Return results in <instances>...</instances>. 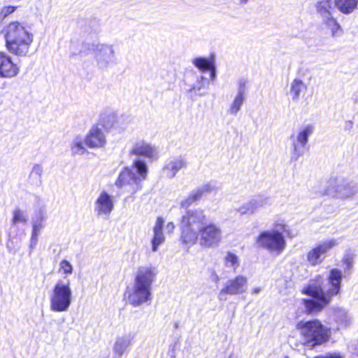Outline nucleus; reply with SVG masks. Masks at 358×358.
I'll use <instances>...</instances> for the list:
<instances>
[{
  "instance_id": "44",
  "label": "nucleus",
  "mask_w": 358,
  "mask_h": 358,
  "mask_svg": "<svg viewBox=\"0 0 358 358\" xmlns=\"http://www.w3.org/2000/svg\"><path fill=\"white\" fill-rule=\"evenodd\" d=\"M346 127H348V128H351L352 127V122H348L347 124H346Z\"/></svg>"
},
{
  "instance_id": "1",
  "label": "nucleus",
  "mask_w": 358,
  "mask_h": 358,
  "mask_svg": "<svg viewBox=\"0 0 358 358\" xmlns=\"http://www.w3.org/2000/svg\"><path fill=\"white\" fill-rule=\"evenodd\" d=\"M180 241L189 250L197 241L203 248L216 246L222 240V230L213 223L208 224L203 210H189L182 216L180 223Z\"/></svg>"
},
{
  "instance_id": "33",
  "label": "nucleus",
  "mask_w": 358,
  "mask_h": 358,
  "mask_svg": "<svg viewBox=\"0 0 358 358\" xmlns=\"http://www.w3.org/2000/svg\"><path fill=\"white\" fill-rule=\"evenodd\" d=\"M71 151L72 155H83L86 149L84 147L82 141L78 139H75L71 145Z\"/></svg>"
},
{
  "instance_id": "24",
  "label": "nucleus",
  "mask_w": 358,
  "mask_h": 358,
  "mask_svg": "<svg viewBox=\"0 0 358 358\" xmlns=\"http://www.w3.org/2000/svg\"><path fill=\"white\" fill-rule=\"evenodd\" d=\"M132 339L129 335H124L118 337L113 345V352L115 355L120 357L124 353L127 352L131 345Z\"/></svg>"
},
{
  "instance_id": "40",
  "label": "nucleus",
  "mask_w": 358,
  "mask_h": 358,
  "mask_svg": "<svg viewBox=\"0 0 358 358\" xmlns=\"http://www.w3.org/2000/svg\"><path fill=\"white\" fill-rule=\"evenodd\" d=\"M175 229V224L173 222H169L166 225V231L168 234H172Z\"/></svg>"
},
{
  "instance_id": "38",
  "label": "nucleus",
  "mask_w": 358,
  "mask_h": 358,
  "mask_svg": "<svg viewBox=\"0 0 358 358\" xmlns=\"http://www.w3.org/2000/svg\"><path fill=\"white\" fill-rule=\"evenodd\" d=\"M15 9H16L15 6H5L2 8V10L0 13V16L2 18H5L8 15L13 13L15 10Z\"/></svg>"
},
{
  "instance_id": "45",
  "label": "nucleus",
  "mask_w": 358,
  "mask_h": 358,
  "mask_svg": "<svg viewBox=\"0 0 358 358\" xmlns=\"http://www.w3.org/2000/svg\"><path fill=\"white\" fill-rule=\"evenodd\" d=\"M229 358H231V357H229Z\"/></svg>"
},
{
  "instance_id": "28",
  "label": "nucleus",
  "mask_w": 358,
  "mask_h": 358,
  "mask_svg": "<svg viewBox=\"0 0 358 358\" xmlns=\"http://www.w3.org/2000/svg\"><path fill=\"white\" fill-rule=\"evenodd\" d=\"M43 167L39 164H35L29 175V182L33 186L39 187L42 184Z\"/></svg>"
},
{
  "instance_id": "27",
  "label": "nucleus",
  "mask_w": 358,
  "mask_h": 358,
  "mask_svg": "<svg viewBox=\"0 0 358 358\" xmlns=\"http://www.w3.org/2000/svg\"><path fill=\"white\" fill-rule=\"evenodd\" d=\"M307 89L306 83L300 79H294L290 84L289 94L294 102L299 100L301 93Z\"/></svg>"
},
{
  "instance_id": "3",
  "label": "nucleus",
  "mask_w": 358,
  "mask_h": 358,
  "mask_svg": "<svg viewBox=\"0 0 358 358\" xmlns=\"http://www.w3.org/2000/svg\"><path fill=\"white\" fill-rule=\"evenodd\" d=\"M3 31L7 50L18 57L26 56L33 42V35L18 22H10Z\"/></svg>"
},
{
  "instance_id": "29",
  "label": "nucleus",
  "mask_w": 358,
  "mask_h": 358,
  "mask_svg": "<svg viewBox=\"0 0 358 358\" xmlns=\"http://www.w3.org/2000/svg\"><path fill=\"white\" fill-rule=\"evenodd\" d=\"M223 263L226 268L236 272L240 266V258L235 253L228 251L223 257Z\"/></svg>"
},
{
  "instance_id": "7",
  "label": "nucleus",
  "mask_w": 358,
  "mask_h": 358,
  "mask_svg": "<svg viewBox=\"0 0 358 358\" xmlns=\"http://www.w3.org/2000/svg\"><path fill=\"white\" fill-rule=\"evenodd\" d=\"M296 328L300 330L306 343L311 346L322 344L328 340V329L317 320L301 321Z\"/></svg>"
},
{
  "instance_id": "2",
  "label": "nucleus",
  "mask_w": 358,
  "mask_h": 358,
  "mask_svg": "<svg viewBox=\"0 0 358 358\" xmlns=\"http://www.w3.org/2000/svg\"><path fill=\"white\" fill-rule=\"evenodd\" d=\"M342 278L341 271L333 268L325 281L320 275L311 279L308 285L302 291L303 294L312 297L303 300L306 312L309 314H315L327 306L331 297L339 293Z\"/></svg>"
},
{
  "instance_id": "41",
  "label": "nucleus",
  "mask_w": 358,
  "mask_h": 358,
  "mask_svg": "<svg viewBox=\"0 0 358 358\" xmlns=\"http://www.w3.org/2000/svg\"><path fill=\"white\" fill-rule=\"evenodd\" d=\"M343 262L346 266V268H350L352 266V259L350 256H347L344 258Z\"/></svg>"
},
{
  "instance_id": "11",
  "label": "nucleus",
  "mask_w": 358,
  "mask_h": 358,
  "mask_svg": "<svg viewBox=\"0 0 358 358\" xmlns=\"http://www.w3.org/2000/svg\"><path fill=\"white\" fill-rule=\"evenodd\" d=\"M313 132V127L307 125L300 129L298 133L290 136L292 145L291 159L296 161L303 154V148L308 141V137Z\"/></svg>"
},
{
  "instance_id": "18",
  "label": "nucleus",
  "mask_w": 358,
  "mask_h": 358,
  "mask_svg": "<svg viewBox=\"0 0 358 358\" xmlns=\"http://www.w3.org/2000/svg\"><path fill=\"white\" fill-rule=\"evenodd\" d=\"M114 208L113 197L103 191L94 203V211L98 216H109Z\"/></svg>"
},
{
  "instance_id": "14",
  "label": "nucleus",
  "mask_w": 358,
  "mask_h": 358,
  "mask_svg": "<svg viewBox=\"0 0 358 358\" xmlns=\"http://www.w3.org/2000/svg\"><path fill=\"white\" fill-rule=\"evenodd\" d=\"M129 155L131 157L135 156L133 162L138 157H144L150 159H156L158 157L159 151L157 148L144 141H136L132 146Z\"/></svg>"
},
{
  "instance_id": "25",
  "label": "nucleus",
  "mask_w": 358,
  "mask_h": 358,
  "mask_svg": "<svg viewBox=\"0 0 358 358\" xmlns=\"http://www.w3.org/2000/svg\"><path fill=\"white\" fill-rule=\"evenodd\" d=\"M193 64L202 71L209 70L210 71V79L213 80L215 79L216 71L213 59H209L204 57L196 58L193 61Z\"/></svg>"
},
{
  "instance_id": "17",
  "label": "nucleus",
  "mask_w": 358,
  "mask_h": 358,
  "mask_svg": "<svg viewBox=\"0 0 358 358\" xmlns=\"http://www.w3.org/2000/svg\"><path fill=\"white\" fill-rule=\"evenodd\" d=\"M20 67L6 53L0 52V78H12L17 76Z\"/></svg>"
},
{
  "instance_id": "20",
  "label": "nucleus",
  "mask_w": 358,
  "mask_h": 358,
  "mask_svg": "<svg viewBox=\"0 0 358 358\" xmlns=\"http://www.w3.org/2000/svg\"><path fill=\"white\" fill-rule=\"evenodd\" d=\"M269 205H271V203L268 197L259 196L246 202L243 206H240L237 209V211L241 215L253 214L260 208H265Z\"/></svg>"
},
{
  "instance_id": "31",
  "label": "nucleus",
  "mask_w": 358,
  "mask_h": 358,
  "mask_svg": "<svg viewBox=\"0 0 358 358\" xmlns=\"http://www.w3.org/2000/svg\"><path fill=\"white\" fill-rule=\"evenodd\" d=\"M201 199V198L199 196V194L195 189H194L187 197L181 200L180 206L181 208H187L194 203L199 201Z\"/></svg>"
},
{
  "instance_id": "23",
  "label": "nucleus",
  "mask_w": 358,
  "mask_h": 358,
  "mask_svg": "<svg viewBox=\"0 0 358 358\" xmlns=\"http://www.w3.org/2000/svg\"><path fill=\"white\" fill-rule=\"evenodd\" d=\"M164 220L162 217H158L153 227V238L151 241L152 250L157 252L159 246L164 243L165 236L163 233Z\"/></svg>"
},
{
  "instance_id": "15",
  "label": "nucleus",
  "mask_w": 358,
  "mask_h": 358,
  "mask_svg": "<svg viewBox=\"0 0 358 358\" xmlns=\"http://www.w3.org/2000/svg\"><path fill=\"white\" fill-rule=\"evenodd\" d=\"M185 85L188 87L187 91L188 93L194 92L198 96H204L206 92H203L208 87L209 81L203 76L191 73L186 76L185 80Z\"/></svg>"
},
{
  "instance_id": "21",
  "label": "nucleus",
  "mask_w": 358,
  "mask_h": 358,
  "mask_svg": "<svg viewBox=\"0 0 358 358\" xmlns=\"http://www.w3.org/2000/svg\"><path fill=\"white\" fill-rule=\"evenodd\" d=\"M85 143L90 148H100L106 145V139L102 130L94 126L86 136Z\"/></svg>"
},
{
  "instance_id": "10",
  "label": "nucleus",
  "mask_w": 358,
  "mask_h": 358,
  "mask_svg": "<svg viewBox=\"0 0 358 358\" xmlns=\"http://www.w3.org/2000/svg\"><path fill=\"white\" fill-rule=\"evenodd\" d=\"M339 243L338 238H329L320 242L308 252V262L313 266L321 264L325 257V255Z\"/></svg>"
},
{
  "instance_id": "13",
  "label": "nucleus",
  "mask_w": 358,
  "mask_h": 358,
  "mask_svg": "<svg viewBox=\"0 0 358 358\" xmlns=\"http://www.w3.org/2000/svg\"><path fill=\"white\" fill-rule=\"evenodd\" d=\"M95 58L99 69H106L115 63V52L112 45L100 44L96 46Z\"/></svg>"
},
{
  "instance_id": "26",
  "label": "nucleus",
  "mask_w": 358,
  "mask_h": 358,
  "mask_svg": "<svg viewBox=\"0 0 358 358\" xmlns=\"http://www.w3.org/2000/svg\"><path fill=\"white\" fill-rule=\"evenodd\" d=\"M334 7L342 13L348 15L357 8L358 0H331Z\"/></svg>"
},
{
  "instance_id": "6",
  "label": "nucleus",
  "mask_w": 358,
  "mask_h": 358,
  "mask_svg": "<svg viewBox=\"0 0 358 358\" xmlns=\"http://www.w3.org/2000/svg\"><path fill=\"white\" fill-rule=\"evenodd\" d=\"M73 301V292L69 280H59L50 294V308L53 312L67 311Z\"/></svg>"
},
{
  "instance_id": "16",
  "label": "nucleus",
  "mask_w": 358,
  "mask_h": 358,
  "mask_svg": "<svg viewBox=\"0 0 358 358\" xmlns=\"http://www.w3.org/2000/svg\"><path fill=\"white\" fill-rule=\"evenodd\" d=\"M157 274V269L151 265L142 266L138 268L134 282L151 289Z\"/></svg>"
},
{
  "instance_id": "4",
  "label": "nucleus",
  "mask_w": 358,
  "mask_h": 358,
  "mask_svg": "<svg viewBox=\"0 0 358 358\" xmlns=\"http://www.w3.org/2000/svg\"><path fill=\"white\" fill-rule=\"evenodd\" d=\"M132 167L136 170L138 176H136L131 169L126 167L120 173L115 181V185L120 192L128 196H133L141 189V182L146 179L148 172L146 163L141 159H135Z\"/></svg>"
},
{
  "instance_id": "30",
  "label": "nucleus",
  "mask_w": 358,
  "mask_h": 358,
  "mask_svg": "<svg viewBox=\"0 0 358 358\" xmlns=\"http://www.w3.org/2000/svg\"><path fill=\"white\" fill-rule=\"evenodd\" d=\"M42 218L38 219L33 223L31 236L30 239V250L32 251L38 243L39 234L43 228Z\"/></svg>"
},
{
  "instance_id": "8",
  "label": "nucleus",
  "mask_w": 358,
  "mask_h": 358,
  "mask_svg": "<svg viewBox=\"0 0 358 358\" xmlns=\"http://www.w3.org/2000/svg\"><path fill=\"white\" fill-rule=\"evenodd\" d=\"M316 9L321 18L322 26L330 31L331 36L334 38L341 36L343 29L334 16L336 11L331 0H322L318 2Z\"/></svg>"
},
{
  "instance_id": "22",
  "label": "nucleus",
  "mask_w": 358,
  "mask_h": 358,
  "mask_svg": "<svg viewBox=\"0 0 358 358\" xmlns=\"http://www.w3.org/2000/svg\"><path fill=\"white\" fill-rule=\"evenodd\" d=\"M186 165L183 157H173L166 161L162 169V173L166 178L172 179L180 169L186 167Z\"/></svg>"
},
{
  "instance_id": "34",
  "label": "nucleus",
  "mask_w": 358,
  "mask_h": 358,
  "mask_svg": "<svg viewBox=\"0 0 358 358\" xmlns=\"http://www.w3.org/2000/svg\"><path fill=\"white\" fill-rule=\"evenodd\" d=\"M27 222V216L20 209L17 208L13 211V217L12 220L13 224L18 223H26Z\"/></svg>"
},
{
  "instance_id": "12",
  "label": "nucleus",
  "mask_w": 358,
  "mask_h": 358,
  "mask_svg": "<svg viewBox=\"0 0 358 358\" xmlns=\"http://www.w3.org/2000/svg\"><path fill=\"white\" fill-rule=\"evenodd\" d=\"M152 299L151 289L134 282L133 286L128 291V301L134 307H138Z\"/></svg>"
},
{
  "instance_id": "32",
  "label": "nucleus",
  "mask_w": 358,
  "mask_h": 358,
  "mask_svg": "<svg viewBox=\"0 0 358 358\" xmlns=\"http://www.w3.org/2000/svg\"><path fill=\"white\" fill-rule=\"evenodd\" d=\"M245 97L240 95H236L230 107L228 110V113L232 115H236L238 111L241 110L242 105L245 101Z\"/></svg>"
},
{
  "instance_id": "43",
  "label": "nucleus",
  "mask_w": 358,
  "mask_h": 358,
  "mask_svg": "<svg viewBox=\"0 0 358 358\" xmlns=\"http://www.w3.org/2000/svg\"><path fill=\"white\" fill-rule=\"evenodd\" d=\"M262 291V288L260 287H254L251 289V294L253 295L258 294Z\"/></svg>"
},
{
  "instance_id": "9",
  "label": "nucleus",
  "mask_w": 358,
  "mask_h": 358,
  "mask_svg": "<svg viewBox=\"0 0 358 358\" xmlns=\"http://www.w3.org/2000/svg\"><path fill=\"white\" fill-rule=\"evenodd\" d=\"M358 192L356 185L347 182L342 180H331L328 182L324 194L331 197L348 199Z\"/></svg>"
},
{
  "instance_id": "35",
  "label": "nucleus",
  "mask_w": 358,
  "mask_h": 358,
  "mask_svg": "<svg viewBox=\"0 0 358 358\" xmlns=\"http://www.w3.org/2000/svg\"><path fill=\"white\" fill-rule=\"evenodd\" d=\"M73 266L69 261L63 259L59 262V272H61L62 274L67 276L71 275L73 273Z\"/></svg>"
},
{
  "instance_id": "5",
  "label": "nucleus",
  "mask_w": 358,
  "mask_h": 358,
  "mask_svg": "<svg viewBox=\"0 0 358 358\" xmlns=\"http://www.w3.org/2000/svg\"><path fill=\"white\" fill-rule=\"evenodd\" d=\"M285 224L276 225L275 229L264 231L257 238L256 243L259 247L268 250L275 255H280L285 249L287 243L283 231H285Z\"/></svg>"
},
{
  "instance_id": "37",
  "label": "nucleus",
  "mask_w": 358,
  "mask_h": 358,
  "mask_svg": "<svg viewBox=\"0 0 358 358\" xmlns=\"http://www.w3.org/2000/svg\"><path fill=\"white\" fill-rule=\"evenodd\" d=\"M246 80L245 79H240L238 82V90H237V95L243 96L245 97L246 96Z\"/></svg>"
},
{
  "instance_id": "39",
  "label": "nucleus",
  "mask_w": 358,
  "mask_h": 358,
  "mask_svg": "<svg viewBox=\"0 0 358 358\" xmlns=\"http://www.w3.org/2000/svg\"><path fill=\"white\" fill-rule=\"evenodd\" d=\"M227 295H229V292L224 285V287L220 291L217 298L220 301H226L227 299Z\"/></svg>"
},
{
  "instance_id": "42",
  "label": "nucleus",
  "mask_w": 358,
  "mask_h": 358,
  "mask_svg": "<svg viewBox=\"0 0 358 358\" xmlns=\"http://www.w3.org/2000/svg\"><path fill=\"white\" fill-rule=\"evenodd\" d=\"M211 280L213 281V282H219L220 280V277L219 275L215 273V271H212V273H211Z\"/></svg>"
},
{
  "instance_id": "36",
  "label": "nucleus",
  "mask_w": 358,
  "mask_h": 358,
  "mask_svg": "<svg viewBox=\"0 0 358 358\" xmlns=\"http://www.w3.org/2000/svg\"><path fill=\"white\" fill-rule=\"evenodd\" d=\"M215 189V186L211 183H207L205 184L199 188L196 189L195 190L199 194V196L201 198L202 197L203 194L205 193L211 192Z\"/></svg>"
},
{
  "instance_id": "19",
  "label": "nucleus",
  "mask_w": 358,
  "mask_h": 358,
  "mask_svg": "<svg viewBox=\"0 0 358 358\" xmlns=\"http://www.w3.org/2000/svg\"><path fill=\"white\" fill-rule=\"evenodd\" d=\"M224 286L229 292V295L242 294L248 289V279L243 275H238L228 280Z\"/></svg>"
}]
</instances>
